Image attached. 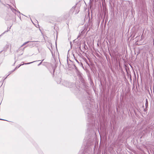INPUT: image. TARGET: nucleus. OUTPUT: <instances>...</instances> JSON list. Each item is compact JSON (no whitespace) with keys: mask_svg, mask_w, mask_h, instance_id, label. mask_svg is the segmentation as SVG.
Listing matches in <instances>:
<instances>
[{"mask_svg":"<svg viewBox=\"0 0 154 154\" xmlns=\"http://www.w3.org/2000/svg\"><path fill=\"white\" fill-rule=\"evenodd\" d=\"M35 41H32V42H29V43L26 46V47L27 46L31 47H34L35 45Z\"/></svg>","mask_w":154,"mask_h":154,"instance_id":"obj_1","label":"nucleus"},{"mask_svg":"<svg viewBox=\"0 0 154 154\" xmlns=\"http://www.w3.org/2000/svg\"><path fill=\"white\" fill-rule=\"evenodd\" d=\"M146 108L148 106V101L147 99H146V102L145 103Z\"/></svg>","mask_w":154,"mask_h":154,"instance_id":"obj_2","label":"nucleus"},{"mask_svg":"<svg viewBox=\"0 0 154 154\" xmlns=\"http://www.w3.org/2000/svg\"><path fill=\"white\" fill-rule=\"evenodd\" d=\"M29 41H28L26 42H24L21 46V47H23V46L25 45H26L28 43H29Z\"/></svg>","mask_w":154,"mask_h":154,"instance_id":"obj_3","label":"nucleus"},{"mask_svg":"<svg viewBox=\"0 0 154 154\" xmlns=\"http://www.w3.org/2000/svg\"><path fill=\"white\" fill-rule=\"evenodd\" d=\"M44 60H41V62L38 65V66H39L40 65H41L42 62Z\"/></svg>","mask_w":154,"mask_h":154,"instance_id":"obj_4","label":"nucleus"},{"mask_svg":"<svg viewBox=\"0 0 154 154\" xmlns=\"http://www.w3.org/2000/svg\"><path fill=\"white\" fill-rule=\"evenodd\" d=\"M76 7V6L73 7L71 8V10H74L75 9V8Z\"/></svg>","mask_w":154,"mask_h":154,"instance_id":"obj_5","label":"nucleus"},{"mask_svg":"<svg viewBox=\"0 0 154 154\" xmlns=\"http://www.w3.org/2000/svg\"><path fill=\"white\" fill-rule=\"evenodd\" d=\"M75 59V60L78 63H79V61L77 60V59H76L74 57Z\"/></svg>","mask_w":154,"mask_h":154,"instance_id":"obj_6","label":"nucleus"},{"mask_svg":"<svg viewBox=\"0 0 154 154\" xmlns=\"http://www.w3.org/2000/svg\"><path fill=\"white\" fill-rule=\"evenodd\" d=\"M35 62V61H33V62H30V63H25V64H29L30 63H33L34 62Z\"/></svg>","mask_w":154,"mask_h":154,"instance_id":"obj_7","label":"nucleus"},{"mask_svg":"<svg viewBox=\"0 0 154 154\" xmlns=\"http://www.w3.org/2000/svg\"><path fill=\"white\" fill-rule=\"evenodd\" d=\"M17 67H16L15 68V69H14V70H13L12 71V72H13L15 70V69H17Z\"/></svg>","mask_w":154,"mask_h":154,"instance_id":"obj_8","label":"nucleus"},{"mask_svg":"<svg viewBox=\"0 0 154 154\" xmlns=\"http://www.w3.org/2000/svg\"><path fill=\"white\" fill-rule=\"evenodd\" d=\"M85 45H85V44L84 43V48H85Z\"/></svg>","mask_w":154,"mask_h":154,"instance_id":"obj_9","label":"nucleus"},{"mask_svg":"<svg viewBox=\"0 0 154 154\" xmlns=\"http://www.w3.org/2000/svg\"><path fill=\"white\" fill-rule=\"evenodd\" d=\"M8 31V30L6 31L5 32H4V33H3L2 34H4L6 32H7Z\"/></svg>","mask_w":154,"mask_h":154,"instance_id":"obj_10","label":"nucleus"},{"mask_svg":"<svg viewBox=\"0 0 154 154\" xmlns=\"http://www.w3.org/2000/svg\"><path fill=\"white\" fill-rule=\"evenodd\" d=\"M66 86L67 87H69V86H68V85H66Z\"/></svg>","mask_w":154,"mask_h":154,"instance_id":"obj_11","label":"nucleus"},{"mask_svg":"<svg viewBox=\"0 0 154 154\" xmlns=\"http://www.w3.org/2000/svg\"><path fill=\"white\" fill-rule=\"evenodd\" d=\"M144 111H146V110H145V109H144Z\"/></svg>","mask_w":154,"mask_h":154,"instance_id":"obj_12","label":"nucleus"},{"mask_svg":"<svg viewBox=\"0 0 154 154\" xmlns=\"http://www.w3.org/2000/svg\"><path fill=\"white\" fill-rule=\"evenodd\" d=\"M2 51L1 52H0V53L2 52Z\"/></svg>","mask_w":154,"mask_h":154,"instance_id":"obj_13","label":"nucleus"},{"mask_svg":"<svg viewBox=\"0 0 154 154\" xmlns=\"http://www.w3.org/2000/svg\"><path fill=\"white\" fill-rule=\"evenodd\" d=\"M0 120H2V119H0Z\"/></svg>","mask_w":154,"mask_h":154,"instance_id":"obj_14","label":"nucleus"}]
</instances>
